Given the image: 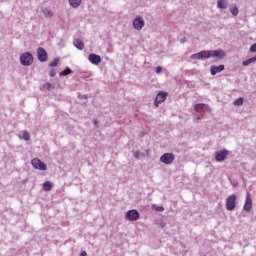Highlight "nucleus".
<instances>
[{
    "mask_svg": "<svg viewBox=\"0 0 256 256\" xmlns=\"http://www.w3.org/2000/svg\"><path fill=\"white\" fill-rule=\"evenodd\" d=\"M133 27L134 29H137V31H141L143 27H145V20H143V17L138 16L133 21Z\"/></svg>",
    "mask_w": 256,
    "mask_h": 256,
    "instance_id": "nucleus-8",
    "label": "nucleus"
},
{
    "mask_svg": "<svg viewBox=\"0 0 256 256\" xmlns=\"http://www.w3.org/2000/svg\"><path fill=\"white\" fill-rule=\"evenodd\" d=\"M49 65L50 67H57L59 65V58H55Z\"/></svg>",
    "mask_w": 256,
    "mask_h": 256,
    "instance_id": "nucleus-26",
    "label": "nucleus"
},
{
    "mask_svg": "<svg viewBox=\"0 0 256 256\" xmlns=\"http://www.w3.org/2000/svg\"><path fill=\"white\" fill-rule=\"evenodd\" d=\"M229 155V151L228 150H225V149H222L220 151H217L215 153V160L218 162V163H221L223 162L224 159H227V156Z\"/></svg>",
    "mask_w": 256,
    "mask_h": 256,
    "instance_id": "nucleus-6",
    "label": "nucleus"
},
{
    "mask_svg": "<svg viewBox=\"0 0 256 256\" xmlns=\"http://www.w3.org/2000/svg\"><path fill=\"white\" fill-rule=\"evenodd\" d=\"M42 13H44L45 17H47V18L53 17V12L51 10H49L48 8L43 9Z\"/></svg>",
    "mask_w": 256,
    "mask_h": 256,
    "instance_id": "nucleus-20",
    "label": "nucleus"
},
{
    "mask_svg": "<svg viewBox=\"0 0 256 256\" xmlns=\"http://www.w3.org/2000/svg\"><path fill=\"white\" fill-rule=\"evenodd\" d=\"M255 61H256V56H255V57H252V58H250V59H248V60H246V61H244V62L242 63V65H243L244 67H247V65H251V63H255Z\"/></svg>",
    "mask_w": 256,
    "mask_h": 256,
    "instance_id": "nucleus-21",
    "label": "nucleus"
},
{
    "mask_svg": "<svg viewBox=\"0 0 256 256\" xmlns=\"http://www.w3.org/2000/svg\"><path fill=\"white\" fill-rule=\"evenodd\" d=\"M237 205V195L231 194L226 199V209L227 211H235Z\"/></svg>",
    "mask_w": 256,
    "mask_h": 256,
    "instance_id": "nucleus-2",
    "label": "nucleus"
},
{
    "mask_svg": "<svg viewBox=\"0 0 256 256\" xmlns=\"http://www.w3.org/2000/svg\"><path fill=\"white\" fill-rule=\"evenodd\" d=\"M88 59L93 65H99V63H101V56L97 54H90Z\"/></svg>",
    "mask_w": 256,
    "mask_h": 256,
    "instance_id": "nucleus-12",
    "label": "nucleus"
},
{
    "mask_svg": "<svg viewBox=\"0 0 256 256\" xmlns=\"http://www.w3.org/2000/svg\"><path fill=\"white\" fill-rule=\"evenodd\" d=\"M161 71H163V67L161 66L156 67V73H161Z\"/></svg>",
    "mask_w": 256,
    "mask_h": 256,
    "instance_id": "nucleus-31",
    "label": "nucleus"
},
{
    "mask_svg": "<svg viewBox=\"0 0 256 256\" xmlns=\"http://www.w3.org/2000/svg\"><path fill=\"white\" fill-rule=\"evenodd\" d=\"M81 256H87V252L83 251V252L81 253Z\"/></svg>",
    "mask_w": 256,
    "mask_h": 256,
    "instance_id": "nucleus-34",
    "label": "nucleus"
},
{
    "mask_svg": "<svg viewBox=\"0 0 256 256\" xmlns=\"http://www.w3.org/2000/svg\"><path fill=\"white\" fill-rule=\"evenodd\" d=\"M125 219L128 221H137L139 219V212L135 209L129 210L125 215Z\"/></svg>",
    "mask_w": 256,
    "mask_h": 256,
    "instance_id": "nucleus-9",
    "label": "nucleus"
},
{
    "mask_svg": "<svg viewBox=\"0 0 256 256\" xmlns=\"http://www.w3.org/2000/svg\"><path fill=\"white\" fill-rule=\"evenodd\" d=\"M20 63L24 65V67H29L33 63V55L29 52H25L20 56Z\"/></svg>",
    "mask_w": 256,
    "mask_h": 256,
    "instance_id": "nucleus-3",
    "label": "nucleus"
},
{
    "mask_svg": "<svg viewBox=\"0 0 256 256\" xmlns=\"http://www.w3.org/2000/svg\"><path fill=\"white\" fill-rule=\"evenodd\" d=\"M195 121L196 123H198V121H201V116H198Z\"/></svg>",
    "mask_w": 256,
    "mask_h": 256,
    "instance_id": "nucleus-33",
    "label": "nucleus"
},
{
    "mask_svg": "<svg viewBox=\"0 0 256 256\" xmlns=\"http://www.w3.org/2000/svg\"><path fill=\"white\" fill-rule=\"evenodd\" d=\"M250 53H256V43L250 47Z\"/></svg>",
    "mask_w": 256,
    "mask_h": 256,
    "instance_id": "nucleus-29",
    "label": "nucleus"
},
{
    "mask_svg": "<svg viewBox=\"0 0 256 256\" xmlns=\"http://www.w3.org/2000/svg\"><path fill=\"white\" fill-rule=\"evenodd\" d=\"M134 157H135L136 159H139L140 157H145V154L141 153L140 151H136V152L134 153Z\"/></svg>",
    "mask_w": 256,
    "mask_h": 256,
    "instance_id": "nucleus-27",
    "label": "nucleus"
},
{
    "mask_svg": "<svg viewBox=\"0 0 256 256\" xmlns=\"http://www.w3.org/2000/svg\"><path fill=\"white\" fill-rule=\"evenodd\" d=\"M69 5H71V7L74 9H77V7L81 5V0H69Z\"/></svg>",
    "mask_w": 256,
    "mask_h": 256,
    "instance_id": "nucleus-16",
    "label": "nucleus"
},
{
    "mask_svg": "<svg viewBox=\"0 0 256 256\" xmlns=\"http://www.w3.org/2000/svg\"><path fill=\"white\" fill-rule=\"evenodd\" d=\"M71 73H73V71L71 70V68H66V69H64L62 72H60V75L66 76V75H71Z\"/></svg>",
    "mask_w": 256,
    "mask_h": 256,
    "instance_id": "nucleus-23",
    "label": "nucleus"
},
{
    "mask_svg": "<svg viewBox=\"0 0 256 256\" xmlns=\"http://www.w3.org/2000/svg\"><path fill=\"white\" fill-rule=\"evenodd\" d=\"M94 125H97V120H94Z\"/></svg>",
    "mask_w": 256,
    "mask_h": 256,
    "instance_id": "nucleus-35",
    "label": "nucleus"
},
{
    "mask_svg": "<svg viewBox=\"0 0 256 256\" xmlns=\"http://www.w3.org/2000/svg\"><path fill=\"white\" fill-rule=\"evenodd\" d=\"M234 105L235 107H241V105H243V98H237L235 101H234Z\"/></svg>",
    "mask_w": 256,
    "mask_h": 256,
    "instance_id": "nucleus-25",
    "label": "nucleus"
},
{
    "mask_svg": "<svg viewBox=\"0 0 256 256\" xmlns=\"http://www.w3.org/2000/svg\"><path fill=\"white\" fill-rule=\"evenodd\" d=\"M37 55H38V59L43 63L45 61H47V51H45V49H43L42 47H39L37 49Z\"/></svg>",
    "mask_w": 256,
    "mask_h": 256,
    "instance_id": "nucleus-11",
    "label": "nucleus"
},
{
    "mask_svg": "<svg viewBox=\"0 0 256 256\" xmlns=\"http://www.w3.org/2000/svg\"><path fill=\"white\" fill-rule=\"evenodd\" d=\"M168 95L169 94L167 92H159L154 101L155 107H159L161 103L165 102V99H167Z\"/></svg>",
    "mask_w": 256,
    "mask_h": 256,
    "instance_id": "nucleus-7",
    "label": "nucleus"
},
{
    "mask_svg": "<svg viewBox=\"0 0 256 256\" xmlns=\"http://www.w3.org/2000/svg\"><path fill=\"white\" fill-rule=\"evenodd\" d=\"M217 7H219V9H227V1L226 0H218Z\"/></svg>",
    "mask_w": 256,
    "mask_h": 256,
    "instance_id": "nucleus-17",
    "label": "nucleus"
},
{
    "mask_svg": "<svg viewBox=\"0 0 256 256\" xmlns=\"http://www.w3.org/2000/svg\"><path fill=\"white\" fill-rule=\"evenodd\" d=\"M50 77H55V75H57V73L55 72V70H50V73H49Z\"/></svg>",
    "mask_w": 256,
    "mask_h": 256,
    "instance_id": "nucleus-30",
    "label": "nucleus"
},
{
    "mask_svg": "<svg viewBox=\"0 0 256 256\" xmlns=\"http://www.w3.org/2000/svg\"><path fill=\"white\" fill-rule=\"evenodd\" d=\"M211 57L223 59V57H225V52H223V50H204L200 52V59H209Z\"/></svg>",
    "mask_w": 256,
    "mask_h": 256,
    "instance_id": "nucleus-1",
    "label": "nucleus"
},
{
    "mask_svg": "<svg viewBox=\"0 0 256 256\" xmlns=\"http://www.w3.org/2000/svg\"><path fill=\"white\" fill-rule=\"evenodd\" d=\"M31 165L34 167V169H38L39 171H47V165H45V163L38 158L32 159Z\"/></svg>",
    "mask_w": 256,
    "mask_h": 256,
    "instance_id": "nucleus-5",
    "label": "nucleus"
},
{
    "mask_svg": "<svg viewBox=\"0 0 256 256\" xmlns=\"http://www.w3.org/2000/svg\"><path fill=\"white\" fill-rule=\"evenodd\" d=\"M221 71H225V65L212 66L210 69L211 75H217V73H221Z\"/></svg>",
    "mask_w": 256,
    "mask_h": 256,
    "instance_id": "nucleus-13",
    "label": "nucleus"
},
{
    "mask_svg": "<svg viewBox=\"0 0 256 256\" xmlns=\"http://www.w3.org/2000/svg\"><path fill=\"white\" fill-rule=\"evenodd\" d=\"M244 211H251L253 209V200L251 199V194H246V200L243 206Z\"/></svg>",
    "mask_w": 256,
    "mask_h": 256,
    "instance_id": "nucleus-10",
    "label": "nucleus"
},
{
    "mask_svg": "<svg viewBox=\"0 0 256 256\" xmlns=\"http://www.w3.org/2000/svg\"><path fill=\"white\" fill-rule=\"evenodd\" d=\"M43 89H46L47 91H51V89H55L53 84L47 82L46 84L43 85Z\"/></svg>",
    "mask_w": 256,
    "mask_h": 256,
    "instance_id": "nucleus-24",
    "label": "nucleus"
},
{
    "mask_svg": "<svg viewBox=\"0 0 256 256\" xmlns=\"http://www.w3.org/2000/svg\"><path fill=\"white\" fill-rule=\"evenodd\" d=\"M156 211H165V208H163V206H158L156 208Z\"/></svg>",
    "mask_w": 256,
    "mask_h": 256,
    "instance_id": "nucleus-32",
    "label": "nucleus"
},
{
    "mask_svg": "<svg viewBox=\"0 0 256 256\" xmlns=\"http://www.w3.org/2000/svg\"><path fill=\"white\" fill-rule=\"evenodd\" d=\"M230 13L234 16L237 17V15H239V8H237V6H232L230 8Z\"/></svg>",
    "mask_w": 256,
    "mask_h": 256,
    "instance_id": "nucleus-19",
    "label": "nucleus"
},
{
    "mask_svg": "<svg viewBox=\"0 0 256 256\" xmlns=\"http://www.w3.org/2000/svg\"><path fill=\"white\" fill-rule=\"evenodd\" d=\"M191 59H196V60L201 59V54H200V52H199V53H196V54L191 55Z\"/></svg>",
    "mask_w": 256,
    "mask_h": 256,
    "instance_id": "nucleus-28",
    "label": "nucleus"
},
{
    "mask_svg": "<svg viewBox=\"0 0 256 256\" xmlns=\"http://www.w3.org/2000/svg\"><path fill=\"white\" fill-rule=\"evenodd\" d=\"M195 111H199V109H203V111H211V108L207 104H196L194 106Z\"/></svg>",
    "mask_w": 256,
    "mask_h": 256,
    "instance_id": "nucleus-14",
    "label": "nucleus"
},
{
    "mask_svg": "<svg viewBox=\"0 0 256 256\" xmlns=\"http://www.w3.org/2000/svg\"><path fill=\"white\" fill-rule=\"evenodd\" d=\"M160 161H161V163H164V165H171V163H173V161H175V154H173V153H164L160 157Z\"/></svg>",
    "mask_w": 256,
    "mask_h": 256,
    "instance_id": "nucleus-4",
    "label": "nucleus"
},
{
    "mask_svg": "<svg viewBox=\"0 0 256 256\" xmlns=\"http://www.w3.org/2000/svg\"><path fill=\"white\" fill-rule=\"evenodd\" d=\"M74 46L79 49L80 51H82V49H84L85 44H83V41L77 39L74 41Z\"/></svg>",
    "mask_w": 256,
    "mask_h": 256,
    "instance_id": "nucleus-15",
    "label": "nucleus"
},
{
    "mask_svg": "<svg viewBox=\"0 0 256 256\" xmlns=\"http://www.w3.org/2000/svg\"><path fill=\"white\" fill-rule=\"evenodd\" d=\"M22 139H24V141H29V139H31V135H29V132L27 130L23 131Z\"/></svg>",
    "mask_w": 256,
    "mask_h": 256,
    "instance_id": "nucleus-22",
    "label": "nucleus"
},
{
    "mask_svg": "<svg viewBox=\"0 0 256 256\" xmlns=\"http://www.w3.org/2000/svg\"><path fill=\"white\" fill-rule=\"evenodd\" d=\"M43 189L45 191H51V189H53V184L50 181H46L43 184Z\"/></svg>",
    "mask_w": 256,
    "mask_h": 256,
    "instance_id": "nucleus-18",
    "label": "nucleus"
}]
</instances>
